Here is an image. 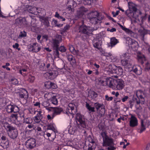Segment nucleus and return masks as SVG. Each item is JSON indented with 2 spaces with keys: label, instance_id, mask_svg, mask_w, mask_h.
I'll return each instance as SVG.
<instances>
[{
  "label": "nucleus",
  "instance_id": "obj_1",
  "mask_svg": "<svg viewBox=\"0 0 150 150\" xmlns=\"http://www.w3.org/2000/svg\"><path fill=\"white\" fill-rule=\"evenodd\" d=\"M110 84V88L115 90H121L124 86V81L122 79H114L111 78L108 81Z\"/></svg>",
  "mask_w": 150,
  "mask_h": 150
},
{
  "label": "nucleus",
  "instance_id": "obj_2",
  "mask_svg": "<svg viewBox=\"0 0 150 150\" xmlns=\"http://www.w3.org/2000/svg\"><path fill=\"white\" fill-rule=\"evenodd\" d=\"M130 54L127 52L124 53L120 55L121 63L124 66L129 68L131 64L130 62Z\"/></svg>",
  "mask_w": 150,
  "mask_h": 150
},
{
  "label": "nucleus",
  "instance_id": "obj_3",
  "mask_svg": "<svg viewBox=\"0 0 150 150\" xmlns=\"http://www.w3.org/2000/svg\"><path fill=\"white\" fill-rule=\"evenodd\" d=\"M150 124V117H148L141 120V127L139 132L142 133L148 127Z\"/></svg>",
  "mask_w": 150,
  "mask_h": 150
},
{
  "label": "nucleus",
  "instance_id": "obj_4",
  "mask_svg": "<svg viewBox=\"0 0 150 150\" xmlns=\"http://www.w3.org/2000/svg\"><path fill=\"white\" fill-rule=\"evenodd\" d=\"M29 18L20 17L16 20V23L20 25H23L26 27L30 26V22L28 21Z\"/></svg>",
  "mask_w": 150,
  "mask_h": 150
},
{
  "label": "nucleus",
  "instance_id": "obj_5",
  "mask_svg": "<svg viewBox=\"0 0 150 150\" xmlns=\"http://www.w3.org/2000/svg\"><path fill=\"white\" fill-rule=\"evenodd\" d=\"M75 107L76 106L74 104L72 103H69L66 109V113L69 116L73 118L74 115L75 113V110H74Z\"/></svg>",
  "mask_w": 150,
  "mask_h": 150
},
{
  "label": "nucleus",
  "instance_id": "obj_6",
  "mask_svg": "<svg viewBox=\"0 0 150 150\" xmlns=\"http://www.w3.org/2000/svg\"><path fill=\"white\" fill-rule=\"evenodd\" d=\"M112 139L109 138L108 137L103 140V146H109L108 148V150H114L115 149V148L114 146H112Z\"/></svg>",
  "mask_w": 150,
  "mask_h": 150
},
{
  "label": "nucleus",
  "instance_id": "obj_7",
  "mask_svg": "<svg viewBox=\"0 0 150 150\" xmlns=\"http://www.w3.org/2000/svg\"><path fill=\"white\" fill-rule=\"evenodd\" d=\"M126 42L128 44L129 47H131L134 50H136V49L138 47V43L134 40L129 38H127Z\"/></svg>",
  "mask_w": 150,
  "mask_h": 150
},
{
  "label": "nucleus",
  "instance_id": "obj_8",
  "mask_svg": "<svg viewBox=\"0 0 150 150\" xmlns=\"http://www.w3.org/2000/svg\"><path fill=\"white\" fill-rule=\"evenodd\" d=\"M108 68L109 69L107 71H108L111 73H116L119 75L122 74L123 70L122 68L120 67H118L116 69H115L112 65H109L108 66Z\"/></svg>",
  "mask_w": 150,
  "mask_h": 150
},
{
  "label": "nucleus",
  "instance_id": "obj_9",
  "mask_svg": "<svg viewBox=\"0 0 150 150\" xmlns=\"http://www.w3.org/2000/svg\"><path fill=\"white\" fill-rule=\"evenodd\" d=\"M142 13L141 11L139 10H136L132 11L128 14V17L130 18H134L136 20H139V17L140 16L142 18Z\"/></svg>",
  "mask_w": 150,
  "mask_h": 150
},
{
  "label": "nucleus",
  "instance_id": "obj_10",
  "mask_svg": "<svg viewBox=\"0 0 150 150\" xmlns=\"http://www.w3.org/2000/svg\"><path fill=\"white\" fill-rule=\"evenodd\" d=\"M0 144L4 148L6 149L9 146V142L8 139L4 136L0 134Z\"/></svg>",
  "mask_w": 150,
  "mask_h": 150
},
{
  "label": "nucleus",
  "instance_id": "obj_11",
  "mask_svg": "<svg viewBox=\"0 0 150 150\" xmlns=\"http://www.w3.org/2000/svg\"><path fill=\"white\" fill-rule=\"evenodd\" d=\"M8 134L10 138L15 139L17 138L18 134V130L13 127H11L8 132Z\"/></svg>",
  "mask_w": 150,
  "mask_h": 150
},
{
  "label": "nucleus",
  "instance_id": "obj_12",
  "mask_svg": "<svg viewBox=\"0 0 150 150\" xmlns=\"http://www.w3.org/2000/svg\"><path fill=\"white\" fill-rule=\"evenodd\" d=\"M61 41V36L58 35H56L55 38L52 39L51 42L52 46L54 47L57 48L59 45V43Z\"/></svg>",
  "mask_w": 150,
  "mask_h": 150
},
{
  "label": "nucleus",
  "instance_id": "obj_13",
  "mask_svg": "<svg viewBox=\"0 0 150 150\" xmlns=\"http://www.w3.org/2000/svg\"><path fill=\"white\" fill-rule=\"evenodd\" d=\"M6 111L8 113L13 112L16 113L19 111L18 108L16 105H9L6 107Z\"/></svg>",
  "mask_w": 150,
  "mask_h": 150
},
{
  "label": "nucleus",
  "instance_id": "obj_14",
  "mask_svg": "<svg viewBox=\"0 0 150 150\" xmlns=\"http://www.w3.org/2000/svg\"><path fill=\"white\" fill-rule=\"evenodd\" d=\"M76 122H79L80 125H81L83 128H84L86 127V124L83 116L79 113H78L76 115Z\"/></svg>",
  "mask_w": 150,
  "mask_h": 150
},
{
  "label": "nucleus",
  "instance_id": "obj_15",
  "mask_svg": "<svg viewBox=\"0 0 150 150\" xmlns=\"http://www.w3.org/2000/svg\"><path fill=\"white\" fill-rule=\"evenodd\" d=\"M41 49V46L37 43H34L32 45H30L28 46V49L30 51L37 52Z\"/></svg>",
  "mask_w": 150,
  "mask_h": 150
},
{
  "label": "nucleus",
  "instance_id": "obj_16",
  "mask_svg": "<svg viewBox=\"0 0 150 150\" xmlns=\"http://www.w3.org/2000/svg\"><path fill=\"white\" fill-rule=\"evenodd\" d=\"M90 15L91 16L90 19L91 22L93 23H96L98 20V17L99 14L96 11H95L91 13Z\"/></svg>",
  "mask_w": 150,
  "mask_h": 150
},
{
  "label": "nucleus",
  "instance_id": "obj_17",
  "mask_svg": "<svg viewBox=\"0 0 150 150\" xmlns=\"http://www.w3.org/2000/svg\"><path fill=\"white\" fill-rule=\"evenodd\" d=\"M138 124V122L137 118L134 115H131L129 118L130 126L131 127H134L137 126Z\"/></svg>",
  "mask_w": 150,
  "mask_h": 150
},
{
  "label": "nucleus",
  "instance_id": "obj_18",
  "mask_svg": "<svg viewBox=\"0 0 150 150\" xmlns=\"http://www.w3.org/2000/svg\"><path fill=\"white\" fill-rule=\"evenodd\" d=\"M26 146L30 149H33L36 146L35 140L33 138L28 139L26 142Z\"/></svg>",
  "mask_w": 150,
  "mask_h": 150
},
{
  "label": "nucleus",
  "instance_id": "obj_19",
  "mask_svg": "<svg viewBox=\"0 0 150 150\" xmlns=\"http://www.w3.org/2000/svg\"><path fill=\"white\" fill-rule=\"evenodd\" d=\"M88 139L90 142L88 150H94L96 147V143L94 140L91 136H89Z\"/></svg>",
  "mask_w": 150,
  "mask_h": 150
},
{
  "label": "nucleus",
  "instance_id": "obj_20",
  "mask_svg": "<svg viewBox=\"0 0 150 150\" xmlns=\"http://www.w3.org/2000/svg\"><path fill=\"white\" fill-rule=\"evenodd\" d=\"M69 132L71 134H74L77 131L79 128V125L74 124L69 126Z\"/></svg>",
  "mask_w": 150,
  "mask_h": 150
},
{
  "label": "nucleus",
  "instance_id": "obj_21",
  "mask_svg": "<svg viewBox=\"0 0 150 150\" xmlns=\"http://www.w3.org/2000/svg\"><path fill=\"white\" fill-rule=\"evenodd\" d=\"M92 31L91 29L89 27H86L84 25H82L79 28V32L87 34H88V31Z\"/></svg>",
  "mask_w": 150,
  "mask_h": 150
},
{
  "label": "nucleus",
  "instance_id": "obj_22",
  "mask_svg": "<svg viewBox=\"0 0 150 150\" xmlns=\"http://www.w3.org/2000/svg\"><path fill=\"white\" fill-rule=\"evenodd\" d=\"M20 91L21 92L19 94L20 97L21 98L27 99L28 96L27 91L23 88L21 89Z\"/></svg>",
  "mask_w": 150,
  "mask_h": 150
},
{
  "label": "nucleus",
  "instance_id": "obj_23",
  "mask_svg": "<svg viewBox=\"0 0 150 150\" xmlns=\"http://www.w3.org/2000/svg\"><path fill=\"white\" fill-rule=\"evenodd\" d=\"M86 8L83 7H81L79 8L77 11V15L80 18L84 14V13L87 11Z\"/></svg>",
  "mask_w": 150,
  "mask_h": 150
},
{
  "label": "nucleus",
  "instance_id": "obj_24",
  "mask_svg": "<svg viewBox=\"0 0 150 150\" xmlns=\"http://www.w3.org/2000/svg\"><path fill=\"white\" fill-rule=\"evenodd\" d=\"M110 79H111V78H108L106 79L105 81H104L103 80L99 78L98 79V81L99 83L102 85L103 86H108L110 87V83H109L108 82V81Z\"/></svg>",
  "mask_w": 150,
  "mask_h": 150
},
{
  "label": "nucleus",
  "instance_id": "obj_25",
  "mask_svg": "<svg viewBox=\"0 0 150 150\" xmlns=\"http://www.w3.org/2000/svg\"><path fill=\"white\" fill-rule=\"evenodd\" d=\"M136 96L139 99H143V100L145 96V94L144 92L141 90H138L137 91L136 93ZM144 104V100L142 101Z\"/></svg>",
  "mask_w": 150,
  "mask_h": 150
},
{
  "label": "nucleus",
  "instance_id": "obj_26",
  "mask_svg": "<svg viewBox=\"0 0 150 150\" xmlns=\"http://www.w3.org/2000/svg\"><path fill=\"white\" fill-rule=\"evenodd\" d=\"M45 75L49 76V78L51 79H54L58 75V72L57 71H53L51 72H47Z\"/></svg>",
  "mask_w": 150,
  "mask_h": 150
},
{
  "label": "nucleus",
  "instance_id": "obj_27",
  "mask_svg": "<svg viewBox=\"0 0 150 150\" xmlns=\"http://www.w3.org/2000/svg\"><path fill=\"white\" fill-rule=\"evenodd\" d=\"M137 59L138 61L142 64L146 60V58L144 55L140 52H139L137 54Z\"/></svg>",
  "mask_w": 150,
  "mask_h": 150
},
{
  "label": "nucleus",
  "instance_id": "obj_28",
  "mask_svg": "<svg viewBox=\"0 0 150 150\" xmlns=\"http://www.w3.org/2000/svg\"><path fill=\"white\" fill-rule=\"evenodd\" d=\"M128 6L130 12L137 9L136 5L132 2H129L128 3Z\"/></svg>",
  "mask_w": 150,
  "mask_h": 150
},
{
  "label": "nucleus",
  "instance_id": "obj_29",
  "mask_svg": "<svg viewBox=\"0 0 150 150\" xmlns=\"http://www.w3.org/2000/svg\"><path fill=\"white\" fill-rule=\"evenodd\" d=\"M63 111L62 109L60 107H55L53 108V116H55L57 115H59Z\"/></svg>",
  "mask_w": 150,
  "mask_h": 150
},
{
  "label": "nucleus",
  "instance_id": "obj_30",
  "mask_svg": "<svg viewBox=\"0 0 150 150\" xmlns=\"http://www.w3.org/2000/svg\"><path fill=\"white\" fill-rule=\"evenodd\" d=\"M133 71L137 75H140L142 73V69L141 67L137 65L133 67Z\"/></svg>",
  "mask_w": 150,
  "mask_h": 150
},
{
  "label": "nucleus",
  "instance_id": "obj_31",
  "mask_svg": "<svg viewBox=\"0 0 150 150\" xmlns=\"http://www.w3.org/2000/svg\"><path fill=\"white\" fill-rule=\"evenodd\" d=\"M118 42V41L114 37L110 39V45L108 44V46L109 47H111V48H112Z\"/></svg>",
  "mask_w": 150,
  "mask_h": 150
},
{
  "label": "nucleus",
  "instance_id": "obj_32",
  "mask_svg": "<svg viewBox=\"0 0 150 150\" xmlns=\"http://www.w3.org/2000/svg\"><path fill=\"white\" fill-rule=\"evenodd\" d=\"M51 24L53 26L57 27L60 28L63 26L62 24H60L58 23L57 20L53 19L51 22Z\"/></svg>",
  "mask_w": 150,
  "mask_h": 150
},
{
  "label": "nucleus",
  "instance_id": "obj_33",
  "mask_svg": "<svg viewBox=\"0 0 150 150\" xmlns=\"http://www.w3.org/2000/svg\"><path fill=\"white\" fill-rule=\"evenodd\" d=\"M93 42L94 47L98 49H99L101 47L100 41L98 40H94Z\"/></svg>",
  "mask_w": 150,
  "mask_h": 150
},
{
  "label": "nucleus",
  "instance_id": "obj_34",
  "mask_svg": "<svg viewBox=\"0 0 150 150\" xmlns=\"http://www.w3.org/2000/svg\"><path fill=\"white\" fill-rule=\"evenodd\" d=\"M104 56H105L107 59H108L109 58L110 59H111V61L112 62H114L115 61V58H114L113 59H112V57H114L110 53L106 52Z\"/></svg>",
  "mask_w": 150,
  "mask_h": 150
},
{
  "label": "nucleus",
  "instance_id": "obj_35",
  "mask_svg": "<svg viewBox=\"0 0 150 150\" xmlns=\"http://www.w3.org/2000/svg\"><path fill=\"white\" fill-rule=\"evenodd\" d=\"M10 120L12 122L16 123L17 121V116L16 114L12 115L10 117Z\"/></svg>",
  "mask_w": 150,
  "mask_h": 150
},
{
  "label": "nucleus",
  "instance_id": "obj_36",
  "mask_svg": "<svg viewBox=\"0 0 150 150\" xmlns=\"http://www.w3.org/2000/svg\"><path fill=\"white\" fill-rule=\"evenodd\" d=\"M89 97L92 99L95 98L97 96V94L94 91H90L89 92Z\"/></svg>",
  "mask_w": 150,
  "mask_h": 150
},
{
  "label": "nucleus",
  "instance_id": "obj_37",
  "mask_svg": "<svg viewBox=\"0 0 150 150\" xmlns=\"http://www.w3.org/2000/svg\"><path fill=\"white\" fill-rule=\"evenodd\" d=\"M74 3V2L73 0H69L68 1L67 4L68 5H69L68 6L67 9L68 11H70L71 10L72 11V9L71 8V7L72 6H73V4Z\"/></svg>",
  "mask_w": 150,
  "mask_h": 150
},
{
  "label": "nucleus",
  "instance_id": "obj_38",
  "mask_svg": "<svg viewBox=\"0 0 150 150\" xmlns=\"http://www.w3.org/2000/svg\"><path fill=\"white\" fill-rule=\"evenodd\" d=\"M43 135L44 136V137L46 139H47V137H48V139L49 141H53L55 138V137H54L52 138H50V137L51 135L50 133L48 132H47L46 133H45L44 132V134Z\"/></svg>",
  "mask_w": 150,
  "mask_h": 150
},
{
  "label": "nucleus",
  "instance_id": "obj_39",
  "mask_svg": "<svg viewBox=\"0 0 150 150\" xmlns=\"http://www.w3.org/2000/svg\"><path fill=\"white\" fill-rule=\"evenodd\" d=\"M118 25L120 26V27L123 30H124L127 33L131 34L133 33V32L129 29H127L125 28V27H123L122 25L120 24H119Z\"/></svg>",
  "mask_w": 150,
  "mask_h": 150
},
{
  "label": "nucleus",
  "instance_id": "obj_40",
  "mask_svg": "<svg viewBox=\"0 0 150 150\" xmlns=\"http://www.w3.org/2000/svg\"><path fill=\"white\" fill-rule=\"evenodd\" d=\"M48 127L49 129L52 130L55 133L57 132L56 126L54 124H52L50 125Z\"/></svg>",
  "mask_w": 150,
  "mask_h": 150
},
{
  "label": "nucleus",
  "instance_id": "obj_41",
  "mask_svg": "<svg viewBox=\"0 0 150 150\" xmlns=\"http://www.w3.org/2000/svg\"><path fill=\"white\" fill-rule=\"evenodd\" d=\"M28 10L29 13L34 14H36L35 11H37L36 8L30 7H29Z\"/></svg>",
  "mask_w": 150,
  "mask_h": 150
},
{
  "label": "nucleus",
  "instance_id": "obj_42",
  "mask_svg": "<svg viewBox=\"0 0 150 150\" xmlns=\"http://www.w3.org/2000/svg\"><path fill=\"white\" fill-rule=\"evenodd\" d=\"M51 102L53 105H57L58 104V101L55 96H53L50 99Z\"/></svg>",
  "mask_w": 150,
  "mask_h": 150
},
{
  "label": "nucleus",
  "instance_id": "obj_43",
  "mask_svg": "<svg viewBox=\"0 0 150 150\" xmlns=\"http://www.w3.org/2000/svg\"><path fill=\"white\" fill-rule=\"evenodd\" d=\"M68 60L72 64H74L75 63V60L73 56L71 55H69L67 57Z\"/></svg>",
  "mask_w": 150,
  "mask_h": 150
},
{
  "label": "nucleus",
  "instance_id": "obj_44",
  "mask_svg": "<svg viewBox=\"0 0 150 150\" xmlns=\"http://www.w3.org/2000/svg\"><path fill=\"white\" fill-rule=\"evenodd\" d=\"M94 105L95 107L97 110V111H98V110L100 109V108H101L104 107V106L103 104H100L98 103H95Z\"/></svg>",
  "mask_w": 150,
  "mask_h": 150
},
{
  "label": "nucleus",
  "instance_id": "obj_45",
  "mask_svg": "<svg viewBox=\"0 0 150 150\" xmlns=\"http://www.w3.org/2000/svg\"><path fill=\"white\" fill-rule=\"evenodd\" d=\"M140 35V38L141 40L143 41L144 40V37L146 34V33L144 30H139V31Z\"/></svg>",
  "mask_w": 150,
  "mask_h": 150
},
{
  "label": "nucleus",
  "instance_id": "obj_46",
  "mask_svg": "<svg viewBox=\"0 0 150 150\" xmlns=\"http://www.w3.org/2000/svg\"><path fill=\"white\" fill-rule=\"evenodd\" d=\"M105 109L104 107L101 108H100V110H98V113L101 116H102L104 115L105 113Z\"/></svg>",
  "mask_w": 150,
  "mask_h": 150
},
{
  "label": "nucleus",
  "instance_id": "obj_47",
  "mask_svg": "<svg viewBox=\"0 0 150 150\" xmlns=\"http://www.w3.org/2000/svg\"><path fill=\"white\" fill-rule=\"evenodd\" d=\"M42 21L45 24L47 27L50 26V23L49 22L48 18H43L42 20Z\"/></svg>",
  "mask_w": 150,
  "mask_h": 150
},
{
  "label": "nucleus",
  "instance_id": "obj_48",
  "mask_svg": "<svg viewBox=\"0 0 150 150\" xmlns=\"http://www.w3.org/2000/svg\"><path fill=\"white\" fill-rule=\"evenodd\" d=\"M85 4L89 5L96 1L97 0H82Z\"/></svg>",
  "mask_w": 150,
  "mask_h": 150
},
{
  "label": "nucleus",
  "instance_id": "obj_49",
  "mask_svg": "<svg viewBox=\"0 0 150 150\" xmlns=\"http://www.w3.org/2000/svg\"><path fill=\"white\" fill-rule=\"evenodd\" d=\"M86 106L87 109L89 110L91 112L94 111V107H92L91 106L89 105L87 103H86Z\"/></svg>",
  "mask_w": 150,
  "mask_h": 150
},
{
  "label": "nucleus",
  "instance_id": "obj_50",
  "mask_svg": "<svg viewBox=\"0 0 150 150\" xmlns=\"http://www.w3.org/2000/svg\"><path fill=\"white\" fill-rule=\"evenodd\" d=\"M86 106L87 109L89 110L91 112L94 111V107H92L91 106L89 105L87 103H86Z\"/></svg>",
  "mask_w": 150,
  "mask_h": 150
},
{
  "label": "nucleus",
  "instance_id": "obj_51",
  "mask_svg": "<svg viewBox=\"0 0 150 150\" xmlns=\"http://www.w3.org/2000/svg\"><path fill=\"white\" fill-rule=\"evenodd\" d=\"M54 16L59 19H62V21H65V19L62 16H60L57 12L55 13Z\"/></svg>",
  "mask_w": 150,
  "mask_h": 150
},
{
  "label": "nucleus",
  "instance_id": "obj_52",
  "mask_svg": "<svg viewBox=\"0 0 150 150\" xmlns=\"http://www.w3.org/2000/svg\"><path fill=\"white\" fill-rule=\"evenodd\" d=\"M10 82L13 85H17L18 83V81L17 79L14 78L11 79V80Z\"/></svg>",
  "mask_w": 150,
  "mask_h": 150
},
{
  "label": "nucleus",
  "instance_id": "obj_53",
  "mask_svg": "<svg viewBox=\"0 0 150 150\" xmlns=\"http://www.w3.org/2000/svg\"><path fill=\"white\" fill-rule=\"evenodd\" d=\"M37 130L38 132L37 133L38 135H43L44 134V132L42 130L41 128L40 127H38L36 129Z\"/></svg>",
  "mask_w": 150,
  "mask_h": 150
},
{
  "label": "nucleus",
  "instance_id": "obj_54",
  "mask_svg": "<svg viewBox=\"0 0 150 150\" xmlns=\"http://www.w3.org/2000/svg\"><path fill=\"white\" fill-rule=\"evenodd\" d=\"M51 82L50 81L46 82L44 83V86L47 88H51Z\"/></svg>",
  "mask_w": 150,
  "mask_h": 150
},
{
  "label": "nucleus",
  "instance_id": "obj_55",
  "mask_svg": "<svg viewBox=\"0 0 150 150\" xmlns=\"http://www.w3.org/2000/svg\"><path fill=\"white\" fill-rule=\"evenodd\" d=\"M42 105L45 108H46L50 106V104L48 101H44L42 103Z\"/></svg>",
  "mask_w": 150,
  "mask_h": 150
},
{
  "label": "nucleus",
  "instance_id": "obj_56",
  "mask_svg": "<svg viewBox=\"0 0 150 150\" xmlns=\"http://www.w3.org/2000/svg\"><path fill=\"white\" fill-rule=\"evenodd\" d=\"M42 118L36 116L34 117L33 119L35 122L39 123L40 121Z\"/></svg>",
  "mask_w": 150,
  "mask_h": 150
},
{
  "label": "nucleus",
  "instance_id": "obj_57",
  "mask_svg": "<svg viewBox=\"0 0 150 150\" xmlns=\"http://www.w3.org/2000/svg\"><path fill=\"white\" fill-rule=\"evenodd\" d=\"M13 48L17 50L18 51L20 50V48L19 47V45L17 43H16L13 45Z\"/></svg>",
  "mask_w": 150,
  "mask_h": 150
},
{
  "label": "nucleus",
  "instance_id": "obj_58",
  "mask_svg": "<svg viewBox=\"0 0 150 150\" xmlns=\"http://www.w3.org/2000/svg\"><path fill=\"white\" fill-rule=\"evenodd\" d=\"M33 121L32 120L31 118H26L25 120V122L26 124H31Z\"/></svg>",
  "mask_w": 150,
  "mask_h": 150
},
{
  "label": "nucleus",
  "instance_id": "obj_59",
  "mask_svg": "<svg viewBox=\"0 0 150 150\" xmlns=\"http://www.w3.org/2000/svg\"><path fill=\"white\" fill-rule=\"evenodd\" d=\"M101 135L102 136L103 140L104 139L106 138L107 137H108V136L107 135L105 131H103L101 133Z\"/></svg>",
  "mask_w": 150,
  "mask_h": 150
},
{
  "label": "nucleus",
  "instance_id": "obj_60",
  "mask_svg": "<svg viewBox=\"0 0 150 150\" xmlns=\"http://www.w3.org/2000/svg\"><path fill=\"white\" fill-rule=\"evenodd\" d=\"M52 95V93H47L45 94L44 97L47 99L49 98Z\"/></svg>",
  "mask_w": 150,
  "mask_h": 150
},
{
  "label": "nucleus",
  "instance_id": "obj_61",
  "mask_svg": "<svg viewBox=\"0 0 150 150\" xmlns=\"http://www.w3.org/2000/svg\"><path fill=\"white\" fill-rule=\"evenodd\" d=\"M145 69L146 70L149 71L150 70V65L148 62H147L145 67Z\"/></svg>",
  "mask_w": 150,
  "mask_h": 150
},
{
  "label": "nucleus",
  "instance_id": "obj_62",
  "mask_svg": "<svg viewBox=\"0 0 150 150\" xmlns=\"http://www.w3.org/2000/svg\"><path fill=\"white\" fill-rule=\"evenodd\" d=\"M70 26L69 25H67L64 28L62 29V31L63 32H65L68 30Z\"/></svg>",
  "mask_w": 150,
  "mask_h": 150
},
{
  "label": "nucleus",
  "instance_id": "obj_63",
  "mask_svg": "<svg viewBox=\"0 0 150 150\" xmlns=\"http://www.w3.org/2000/svg\"><path fill=\"white\" fill-rule=\"evenodd\" d=\"M26 35V33L25 31L21 32L20 33V34L19 36V37L21 38L22 37H24Z\"/></svg>",
  "mask_w": 150,
  "mask_h": 150
},
{
  "label": "nucleus",
  "instance_id": "obj_64",
  "mask_svg": "<svg viewBox=\"0 0 150 150\" xmlns=\"http://www.w3.org/2000/svg\"><path fill=\"white\" fill-rule=\"evenodd\" d=\"M29 78L28 81L31 83L33 82L35 79V78L34 76L31 75L29 76Z\"/></svg>",
  "mask_w": 150,
  "mask_h": 150
}]
</instances>
